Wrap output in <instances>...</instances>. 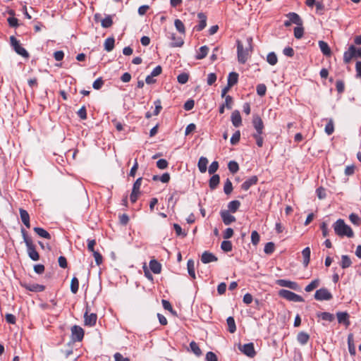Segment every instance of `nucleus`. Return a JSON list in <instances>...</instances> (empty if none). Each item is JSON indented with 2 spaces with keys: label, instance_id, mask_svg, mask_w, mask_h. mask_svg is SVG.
Here are the masks:
<instances>
[{
  "label": "nucleus",
  "instance_id": "nucleus-53",
  "mask_svg": "<svg viewBox=\"0 0 361 361\" xmlns=\"http://www.w3.org/2000/svg\"><path fill=\"white\" fill-rule=\"evenodd\" d=\"M188 79L189 75L185 73H180L177 77L178 82L180 84H185L188 81Z\"/></svg>",
  "mask_w": 361,
  "mask_h": 361
},
{
  "label": "nucleus",
  "instance_id": "nucleus-16",
  "mask_svg": "<svg viewBox=\"0 0 361 361\" xmlns=\"http://www.w3.org/2000/svg\"><path fill=\"white\" fill-rule=\"evenodd\" d=\"M29 245L27 247V252L29 257L33 260V261H37L39 259V253L37 252L35 249V245L32 244H28Z\"/></svg>",
  "mask_w": 361,
  "mask_h": 361
},
{
  "label": "nucleus",
  "instance_id": "nucleus-52",
  "mask_svg": "<svg viewBox=\"0 0 361 361\" xmlns=\"http://www.w3.org/2000/svg\"><path fill=\"white\" fill-rule=\"evenodd\" d=\"M240 139V130L235 131L231 138V143L233 145L238 144Z\"/></svg>",
  "mask_w": 361,
  "mask_h": 361
},
{
  "label": "nucleus",
  "instance_id": "nucleus-15",
  "mask_svg": "<svg viewBox=\"0 0 361 361\" xmlns=\"http://www.w3.org/2000/svg\"><path fill=\"white\" fill-rule=\"evenodd\" d=\"M258 182V178L257 176H252L250 178H247L242 185L241 188L243 190H248L250 187L255 185Z\"/></svg>",
  "mask_w": 361,
  "mask_h": 361
},
{
  "label": "nucleus",
  "instance_id": "nucleus-35",
  "mask_svg": "<svg viewBox=\"0 0 361 361\" xmlns=\"http://www.w3.org/2000/svg\"><path fill=\"white\" fill-rule=\"evenodd\" d=\"M240 206V202L238 200H233L228 204V208L230 212L235 213Z\"/></svg>",
  "mask_w": 361,
  "mask_h": 361
},
{
  "label": "nucleus",
  "instance_id": "nucleus-63",
  "mask_svg": "<svg viewBox=\"0 0 361 361\" xmlns=\"http://www.w3.org/2000/svg\"><path fill=\"white\" fill-rule=\"evenodd\" d=\"M216 80V75L214 73H211L207 75V82L209 85H213Z\"/></svg>",
  "mask_w": 361,
  "mask_h": 361
},
{
  "label": "nucleus",
  "instance_id": "nucleus-31",
  "mask_svg": "<svg viewBox=\"0 0 361 361\" xmlns=\"http://www.w3.org/2000/svg\"><path fill=\"white\" fill-rule=\"evenodd\" d=\"M319 46L321 51L323 53L324 55H325V56L331 55V49L326 42H325L324 41H319Z\"/></svg>",
  "mask_w": 361,
  "mask_h": 361
},
{
  "label": "nucleus",
  "instance_id": "nucleus-2",
  "mask_svg": "<svg viewBox=\"0 0 361 361\" xmlns=\"http://www.w3.org/2000/svg\"><path fill=\"white\" fill-rule=\"evenodd\" d=\"M333 227L336 234L338 236H347L348 238H353L354 236L352 228L341 219L337 220Z\"/></svg>",
  "mask_w": 361,
  "mask_h": 361
},
{
  "label": "nucleus",
  "instance_id": "nucleus-19",
  "mask_svg": "<svg viewBox=\"0 0 361 361\" xmlns=\"http://www.w3.org/2000/svg\"><path fill=\"white\" fill-rule=\"evenodd\" d=\"M231 121L235 127H239L242 124V118L239 111L235 110L231 114Z\"/></svg>",
  "mask_w": 361,
  "mask_h": 361
},
{
  "label": "nucleus",
  "instance_id": "nucleus-6",
  "mask_svg": "<svg viewBox=\"0 0 361 361\" xmlns=\"http://www.w3.org/2000/svg\"><path fill=\"white\" fill-rule=\"evenodd\" d=\"M90 310L89 306L87 305L84 314V322L85 325L92 326L96 324L97 316L95 313H90Z\"/></svg>",
  "mask_w": 361,
  "mask_h": 361
},
{
  "label": "nucleus",
  "instance_id": "nucleus-24",
  "mask_svg": "<svg viewBox=\"0 0 361 361\" xmlns=\"http://www.w3.org/2000/svg\"><path fill=\"white\" fill-rule=\"evenodd\" d=\"M149 268L154 274H159L161 271V265L156 259H152L149 262Z\"/></svg>",
  "mask_w": 361,
  "mask_h": 361
},
{
  "label": "nucleus",
  "instance_id": "nucleus-55",
  "mask_svg": "<svg viewBox=\"0 0 361 361\" xmlns=\"http://www.w3.org/2000/svg\"><path fill=\"white\" fill-rule=\"evenodd\" d=\"M119 224L122 226H126L129 221V216L126 214H122L118 215Z\"/></svg>",
  "mask_w": 361,
  "mask_h": 361
},
{
  "label": "nucleus",
  "instance_id": "nucleus-64",
  "mask_svg": "<svg viewBox=\"0 0 361 361\" xmlns=\"http://www.w3.org/2000/svg\"><path fill=\"white\" fill-rule=\"evenodd\" d=\"M206 360L207 361H218L217 356L213 352H208L206 354Z\"/></svg>",
  "mask_w": 361,
  "mask_h": 361
},
{
  "label": "nucleus",
  "instance_id": "nucleus-4",
  "mask_svg": "<svg viewBox=\"0 0 361 361\" xmlns=\"http://www.w3.org/2000/svg\"><path fill=\"white\" fill-rule=\"evenodd\" d=\"M10 42L13 49L18 54L25 58L29 56L28 52L25 50V49L21 47L19 41L14 36L10 37Z\"/></svg>",
  "mask_w": 361,
  "mask_h": 361
},
{
  "label": "nucleus",
  "instance_id": "nucleus-27",
  "mask_svg": "<svg viewBox=\"0 0 361 361\" xmlns=\"http://www.w3.org/2000/svg\"><path fill=\"white\" fill-rule=\"evenodd\" d=\"M208 160L204 157H201L198 161V169L201 173H205L207 168Z\"/></svg>",
  "mask_w": 361,
  "mask_h": 361
},
{
  "label": "nucleus",
  "instance_id": "nucleus-10",
  "mask_svg": "<svg viewBox=\"0 0 361 361\" xmlns=\"http://www.w3.org/2000/svg\"><path fill=\"white\" fill-rule=\"evenodd\" d=\"M252 125L256 130L255 134H262L264 130V123L259 115H254L252 118Z\"/></svg>",
  "mask_w": 361,
  "mask_h": 361
},
{
  "label": "nucleus",
  "instance_id": "nucleus-62",
  "mask_svg": "<svg viewBox=\"0 0 361 361\" xmlns=\"http://www.w3.org/2000/svg\"><path fill=\"white\" fill-rule=\"evenodd\" d=\"M233 102V101L232 97L230 95H226L225 97V103L223 104L225 105L227 109H231L232 108Z\"/></svg>",
  "mask_w": 361,
  "mask_h": 361
},
{
  "label": "nucleus",
  "instance_id": "nucleus-8",
  "mask_svg": "<svg viewBox=\"0 0 361 361\" xmlns=\"http://www.w3.org/2000/svg\"><path fill=\"white\" fill-rule=\"evenodd\" d=\"M84 337L83 329L77 325H74L71 328V338L74 342L81 341Z\"/></svg>",
  "mask_w": 361,
  "mask_h": 361
},
{
  "label": "nucleus",
  "instance_id": "nucleus-40",
  "mask_svg": "<svg viewBox=\"0 0 361 361\" xmlns=\"http://www.w3.org/2000/svg\"><path fill=\"white\" fill-rule=\"evenodd\" d=\"M209 51V48L204 45L200 48L199 52L196 56L197 59H202L206 57Z\"/></svg>",
  "mask_w": 361,
  "mask_h": 361
},
{
  "label": "nucleus",
  "instance_id": "nucleus-5",
  "mask_svg": "<svg viewBox=\"0 0 361 361\" xmlns=\"http://www.w3.org/2000/svg\"><path fill=\"white\" fill-rule=\"evenodd\" d=\"M332 298V294L326 288H322L314 293V299L318 301L330 300Z\"/></svg>",
  "mask_w": 361,
  "mask_h": 361
},
{
  "label": "nucleus",
  "instance_id": "nucleus-45",
  "mask_svg": "<svg viewBox=\"0 0 361 361\" xmlns=\"http://www.w3.org/2000/svg\"><path fill=\"white\" fill-rule=\"evenodd\" d=\"M221 248L224 251V252H231L233 249V245H232V243L231 241H228V240H224L222 243H221Z\"/></svg>",
  "mask_w": 361,
  "mask_h": 361
},
{
  "label": "nucleus",
  "instance_id": "nucleus-43",
  "mask_svg": "<svg viewBox=\"0 0 361 361\" xmlns=\"http://www.w3.org/2000/svg\"><path fill=\"white\" fill-rule=\"evenodd\" d=\"M349 219L350 222L355 226H360L361 224V218L356 214L352 213L350 214Z\"/></svg>",
  "mask_w": 361,
  "mask_h": 361
},
{
  "label": "nucleus",
  "instance_id": "nucleus-44",
  "mask_svg": "<svg viewBox=\"0 0 361 361\" xmlns=\"http://www.w3.org/2000/svg\"><path fill=\"white\" fill-rule=\"evenodd\" d=\"M267 61L270 65L274 66L276 64L278 59L276 55L274 52H271L268 54L267 56Z\"/></svg>",
  "mask_w": 361,
  "mask_h": 361
},
{
  "label": "nucleus",
  "instance_id": "nucleus-14",
  "mask_svg": "<svg viewBox=\"0 0 361 361\" xmlns=\"http://www.w3.org/2000/svg\"><path fill=\"white\" fill-rule=\"evenodd\" d=\"M94 19L97 21H100L102 27H109L113 23L112 18L111 16H107L106 18H102L101 15L97 13L94 15Z\"/></svg>",
  "mask_w": 361,
  "mask_h": 361
},
{
  "label": "nucleus",
  "instance_id": "nucleus-21",
  "mask_svg": "<svg viewBox=\"0 0 361 361\" xmlns=\"http://www.w3.org/2000/svg\"><path fill=\"white\" fill-rule=\"evenodd\" d=\"M27 290L32 292H42L45 289V286L43 285L32 283V284H25L23 286Z\"/></svg>",
  "mask_w": 361,
  "mask_h": 361
},
{
  "label": "nucleus",
  "instance_id": "nucleus-9",
  "mask_svg": "<svg viewBox=\"0 0 361 361\" xmlns=\"http://www.w3.org/2000/svg\"><path fill=\"white\" fill-rule=\"evenodd\" d=\"M276 283L281 287H286L295 290L300 289V286L296 282L286 279H278L276 281Z\"/></svg>",
  "mask_w": 361,
  "mask_h": 361
},
{
  "label": "nucleus",
  "instance_id": "nucleus-1",
  "mask_svg": "<svg viewBox=\"0 0 361 361\" xmlns=\"http://www.w3.org/2000/svg\"><path fill=\"white\" fill-rule=\"evenodd\" d=\"M252 51V38L251 37L247 38V45L245 47L240 40H237L238 61L240 63H245L250 57Z\"/></svg>",
  "mask_w": 361,
  "mask_h": 361
},
{
  "label": "nucleus",
  "instance_id": "nucleus-46",
  "mask_svg": "<svg viewBox=\"0 0 361 361\" xmlns=\"http://www.w3.org/2000/svg\"><path fill=\"white\" fill-rule=\"evenodd\" d=\"M224 191L226 195H230L233 191V185L228 178L226 179L224 183Z\"/></svg>",
  "mask_w": 361,
  "mask_h": 361
},
{
  "label": "nucleus",
  "instance_id": "nucleus-48",
  "mask_svg": "<svg viewBox=\"0 0 361 361\" xmlns=\"http://www.w3.org/2000/svg\"><path fill=\"white\" fill-rule=\"evenodd\" d=\"M275 250V245L274 243L272 242H269L266 243L264 251L266 254L270 255L272 254L274 252Z\"/></svg>",
  "mask_w": 361,
  "mask_h": 361
},
{
  "label": "nucleus",
  "instance_id": "nucleus-12",
  "mask_svg": "<svg viewBox=\"0 0 361 361\" xmlns=\"http://www.w3.org/2000/svg\"><path fill=\"white\" fill-rule=\"evenodd\" d=\"M169 38L171 40V47H180L184 44L183 39L177 36L176 33H169Z\"/></svg>",
  "mask_w": 361,
  "mask_h": 361
},
{
  "label": "nucleus",
  "instance_id": "nucleus-33",
  "mask_svg": "<svg viewBox=\"0 0 361 361\" xmlns=\"http://www.w3.org/2000/svg\"><path fill=\"white\" fill-rule=\"evenodd\" d=\"M187 269L189 275L192 278L195 279V262L193 259H189L187 262Z\"/></svg>",
  "mask_w": 361,
  "mask_h": 361
},
{
  "label": "nucleus",
  "instance_id": "nucleus-28",
  "mask_svg": "<svg viewBox=\"0 0 361 361\" xmlns=\"http://www.w3.org/2000/svg\"><path fill=\"white\" fill-rule=\"evenodd\" d=\"M238 74L235 72H231L228 74L227 85L229 87H233L238 82Z\"/></svg>",
  "mask_w": 361,
  "mask_h": 361
},
{
  "label": "nucleus",
  "instance_id": "nucleus-39",
  "mask_svg": "<svg viewBox=\"0 0 361 361\" xmlns=\"http://www.w3.org/2000/svg\"><path fill=\"white\" fill-rule=\"evenodd\" d=\"M190 347L192 352L197 357H200L202 355V350L199 348L197 343L195 341H192L190 343Z\"/></svg>",
  "mask_w": 361,
  "mask_h": 361
},
{
  "label": "nucleus",
  "instance_id": "nucleus-18",
  "mask_svg": "<svg viewBox=\"0 0 361 361\" xmlns=\"http://www.w3.org/2000/svg\"><path fill=\"white\" fill-rule=\"evenodd\" d=\"M197 17L200 20L199 24L195 27L197 31L202 30L207 26V16L203 13H199Z\"/></svg>",
  "mask_w": 361,
  "mask_h": 361
},
{
  "label": "nucleus",
  "instance_id": "nucleus-60",
  "mask_svg": "<svg viewBox=\"0 0 361 361\" xmlns=\"http://www.w3.org/2000/svg\"><path fill=\"white\" fill-rule=\"evenodd\" d=\"M218 168H219L218 161H213L209 167V169H208L209 173L214 174L218 170Z\"/></svg>",
  "mask_w": 361,
  "mask_h": 361
},
{
  "label": "nucleus",
  "instance_id": "nucleus-3",
  "mask_svg": "<svg viewBox=\"0 0 361 361\" xmlns=\"http://www.w3.org/2000/svg\"><path fill=\"white\" fill-rule=\"evenodd\" d=\"M279 295L288 301L304 302L302 296L286 289H281L279 291Z\"/></svg>",
  "mask_w": 361,
  "mask_h": 361
},
{
  "label": "nucleus",
  "instance_id": "nucleus-20",
  "mask_svg": "<svg viewBox=\"0 0 361 361\" xmlns=\"http://www.w3.org/2000/svg\"><path fill=\"white\" fill-rule=\"evenodd\" d=\"M287 17L290 19L291 23L295 24L299 26L302 25V20L300 16L296 13L290 12L287 14Z\"/></svg>",
  "mask_w": 361,
  "mask_h": 361
},
{
  "label": "nucleus",
  "instance_id": "nucleus-41",
  "mask_svg": "<svg viewBox=\"0 0 361 361\" xmlns=\"http://www.w3.org/2000/svg\"><path fill=\"white\" fill-rule=\"evenodd\" d=\"M317 316L320 317L322 319L328 321V322H332L334 319V316L333 314H331L329 312H320L317 314Z\"/></svg>",
  "mask_w": 361,
  "mask_h": 361
},
{
  "label": "nucleus",
  "instance_id": "nucleus-58",
  "mask_svg": "<svg viewBox=\"0 0 361 361\" xmlns=\"http://www.w3.org/2000/svg\"><path fill=\"white\" fill-rule=\"evenodd\" d=\"M262 134H253L252 136L256 140V144L259 147H262L264 143V139L262 136Z\"/></svg>",
  "mask_w": 361,
  "mask_h": 361
},
{
  "label": "nucleus",
  "instance_id": "nucleus-30",
  "mask_svg": "<svg viewBox=\"0 0 361 361\" xmlns=\"http://www.w3.org/2000/svg\"><path fill=\"white\" fill-rule=\"evenodd\" d=\"M220 177L218 174H214L209 179V185L211 190H214L219 184Z\"/></svg>",
  "mask_w": 361,
  "mask_h": 361
},
{
  "label": "nucleus",
  "instance_id": "nucleus-47",
  "mask_svg": "<svg viewBox=\"0 0 361 361\" xmlns=\"http://www.w3.org/2000/svg\"><path fill=\"white\" fill-rule=\"evenodd\" d=\"M228 168L232 173H235L239 170L238 164L235 161H229Z\"/></svg>",
  "mask_w": 361,
  "mask_h": 361
},
{
  "label": "nucleus",
  "instance_id": "nucleus-23",
  "mask_svg": "<svg viewBox=\"0 0 361 361\" xmlns=\"http://www.w3.org/2000/svg\"><path fill=\"white\" fill-rule=\"evenodd\" d=\"M19 212H20V219H21L23 223L27 228H29L30 227L29 214L27 213V212L26 210H25L23 209H20Z\"/></svg>",
  "mask_w": 361,
  "mask_h": 361
},
{
  "label": "nucleus",
  "instance_id": "nucleus-51",
  "mask_svg": "<svg viewBox=\"0 0 361 361\" xmlns=\"http://www.w3.org/2000/svg\"><path fill=\"white\" fill-rule=\"evenodd\" d=\"M304 34V29L302 25L299 26L294 28V36L296 39H300Z\"/></svg>",
  "mask_w": 361,
  "mask_h": 361
},
{
  "label": "nucleus",
  "instance_id": "nucleus-54",
  "mask_svg": "<svg viewBox=\"0 0 361 361\" xmlns=\"http://www.w3.org/2000/svg\"><path fill=\"white\" fill-rule=\"evenodd\" d=\"M260 240V236L257 231H253L251 233V242L254 245H257Z\"/></svg>",
  "mask_w": 361,
  "mask_h": 361
},
{
  "label": "nucleus",
  "instance_id": "nucleus-34",
  "mask_svg": "<svg viewBox=\"0 0 361 361\" xmlns=\"http://www.w3.org/2000/svg\"><path fill=\"white\" fill-rule=\"evenodd\" d=\"M228 330L230 333L233 334L236 331V325L233 317H229L226 319Z\"/></svg>",
  "mask_w": 361,
  "mask_h": 361
},
{
  "label": "nucleus",
  "instance_id": "nucleus-29",
  "mask_svg": "<svg viewBox=\"0 0 361 361\" xmlns=\"http://www.w3.org/2000/svg\"><path fill=\"white\" fill-rule=\"evenodd\" d=\"M310 339V336L308 334L301 331L298 333L297 336V341L298 343H300L301 345H305L307 343L308 341Z\"/></svg>",
  "mask_w": 361,
  "mask_h": 361
},
{
  "label": "nucleus",
  "instance_id": "nucleus-57",
  "mask_svg": "<svg viewBox=\"0 0 361 361\" xmlns=\"http://www.w3.org/2000/svg\"><path fill=\"white\" fill-rule=\"evenodd\" d=\"M104 48L108 51L113 50V37H109L106 39Z\"/></svg>",
  "mask_w": 361,
  "mask_h": 361
},
{
  "label": "nucleus",
  "instance_id": "nucleus-32",
  "mask_svg": "<svg viewBox=\"0 0 361 361\" xmlns=\"http://www.w3.org/2000/svg\"><path fill=\"white\" fill-rule=\"evenodd\" d=\"M33 230L39 236L46 239H51V235L44 228L40 227H35Z\"/></svg>",
  "mask_w": 361,
  "mask_h": 361
},
{
  "label": "nucleus",
  "instance_id": "nucleus-50",
  "mask_svg": "<svg viewBox=\"0 0 361 361\" xmlns=\"http://www.w3.org/2000/svg\"><path fill=\"white\" fill-rule=\"evenodd\" d=\"M256 90L259 96L263 97L266 94L267 87L264 84H259L257 85Z\"/></svg>",
  "mask_w": 361,
  "mask_h": 361
},
{
  "label": "nucleus",
  "instance_id": "nucleus-38",
  "mask_svg": "<svg viewBox=\"0 0 361 361\" xmlns=\"http://www.w3.org/2000/svg\"><path fill=\"white\" fill-rule=\"evenodd\" d=\"M174 25L176 30L182 35L185 34V28L183 23L180 19H176L174 21Z\"/></svg>",
  "mask_w": 361,
  "mask_h": 361
},
{
  "label": "nucleus",
  "instance_id": "nucleus-25",
  "mask_svg": "<svg viewBox=\"0 0 361 361\" xmlns=\"http://www.w3.org/2000/svg\"><path fill=\"white\" fill-rule=\"evenodd\" d=\"M348 345L350 354L353 356H355L356 354V351L353 334H350L348 336Z\"/></svg>",
  "mask_w": 361,
  "mask_h": 361
},
{
  "label": "nucleus",
  "instance_id": "nucleus-36",
  "mask_svg": "<svg viewBox=\"0 0 361 361\" xmlns=\"http://www.w3.org/2000/svg\"><path fill=\"white\" fill-rule=\"evenodd\" d=\"M319 284L320 280L319 279H316L305 288V290L308 293L311 292L315 288H317L319 286Z\"/></svg>",
  "mask_w": 361,
  "mask_h": 361
},
{
  "label": "nucleus",
  "instance_id": "nucleus-61",
  "mask_svg": "<svg viewBox=\"0 0 361 361\" xmlns=\"http://www.w3.org/2000/svg\"><path fill=\"white\" fill-rule=\"evenodd\" d=\"M157 166L159 169H164L168 166V161L166 159H161L157 161Z\"/></svg>",
  "mask_w": 361,
  "mask_h": 361
},
{
  "label": "nucleus",
  "instance_id": "nucleus-17",
  "mask_svg": "<svg viewBox=\"0 0 361 361\" xmlns=\"http://www.w3.org/2000/svg\"><path fill=\"white\" fill-rule=\"evenodd\" d=\"M218 258L214 254L208 251H204L201 257V261L204 264L216 262Z\"/></svg>",
  "mask_w": 361,
  "mask_h": 361
},
{
  "label": "nucleus",
  "instance_id": "nucleus-49",
  "mask_svg": "<svg viewBox=\"0 0 361 361\" xmlns=\"http://www.w3.org/2000/svg\"><path fill=\"white\" fill-rule=\"evenodd\" d=\"M334 131V125L332 119H330L325 126V133L330 135Z\"/></svg>",
  "mask_w": 361,
  "mask_h": 361
},
{
  "label": "nucleus",
  "instance_id": "nucleus-13",
  "mask_svg": "<svg viewBox=\"0 0 361 361\" xmlns=\"http://www.w3.org/2000/svg\"><path fill=\"white\" fill-rule=\"evenodd\" d=\"M221 217L225 225H229L235 221V217L230 214L229 211L224 210L220 212Z\"/></svg>",
  "mask_w": 361,
  "mask_h": 361
},
{
  "label": "nucleus",
  "instance_id": "nucleus-37",
  "mask_svg": "<svg viewBox=\"0 0 361 361\" xmlns=\"http://www.w3.org/2000/svg\"><path fill=\"white\" fill-rule=\"evenodd\" d=\"M352 262L350 257L348 255H342L341 256V267L343 269L348 268L351 266Z\"/></svg>",
  "mask_w": 361,
  "mask_h": 361
},
{
  "label": "nucleus",
  "instance_id": "nucleus-22",
  "mask_svg": "<svg viewBox=\"0 0 361 361\" xmlns=\"http://www.w3.org/2000/svg\"><path fill=\"white\" fill-rule=\"evenodd\" d=\"M338 322L340 324H350L349 315L347 312H339L336 314Z\"/></svg>",
  "mask_w": 361,
  "mask_h": 361
},
{
  "label": "nucleus",
  "instance_id": "nucleus-11",
  "mask_svg": "<svg viewBox=\"0 0 361 361\" xmlns=\"http://www.w3.org/2000/svg\"><path fill=\"white\" fill-rule=\"evenodd\" d=\"M357 49L355 46L351 45L348 49L343 54V61L345 63H349L351 60L356 56Z\"/></svg>",
  "mask_w": 361,
  "mask_h": 361
},
{
  "label": "nucleus",
  "instance_id": "nucleus-42",
  "mask_svg": "<svg viewBox=\"0 0 361 361\" xmlns=\"http://www.w3.org/2000/svg\"><path fill=\"white\" fill-rule=\"evenodd\" d=\"M79 281L76 277H73L71 283V290L73 293L75 294L78 291Z\"/></svg>",
  "mask_w": 361,
  "mask_h": 361
},
{
  "label": "nucleus",
  "instance_id": "nucleus-56",
  "mask_svg": "<svg viewBox=\"0 0 361 361\" xmlns=\"http://www.w3.org/2000/svg\"><path fill=\"white\" fill-rule=\"evenodd\" d=\"M21 233L26 246L29 245L28 244L33 243L32 239L28 237L27 231L23 228H21Z\"/></svg>",
  "mask_w": 361,
  "mask_h": 361
},
{
  "label": "nucleus",
  "instance_id": "nucleus-59",
  "mask_svg": "<svg viewBox=\"0 0 361 361\" xmlns=\"http://www.w3.org/2000/svg\"><path fill=\"white\" fill-rule=\"evenodd\" d=\"M7 21H8L9 26L11 27H17L19 25L18 20L13 16H11V17L8 18Z\"/></svg>",
  "mask_w": 361,
  "mask_h": 361
},
{
  "label": "nucleus",
  "instance_id": "nucleus-26",
  "mask_svg": "<svg viewBox=\"0 0 361 361\" xmlns=\"http://www.w3.org/2000/svg\"><path fill=\"white\" fill-rule=\"evenodd\" d=\"M310 248L309 247H305L302 251V255L303 257V265L307 267L310 263Z\"/></svg>",
  "mask_w": 361,
  "mask_h": 361
},
{
  "label": "nucleus",
  "instance_id": "nucleus-7",
  "mask_svg": "<svg viewBox=\"0 0 361 361\" xmlns=\"http://www.w3.org/2000/svg\"><path fill=\"white\" fill-rule=\"evenodd\" d=\"M238 349L249 357H254L256 355L254 344L252 343H249L244 345L239 344Z\"/></svg>",
  "mask_w": 361,
  "mask_h": 361
}]
</instances>
